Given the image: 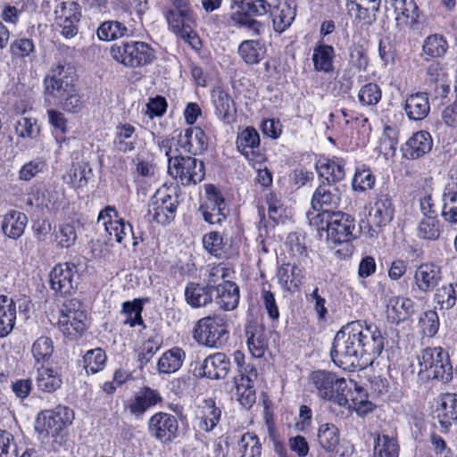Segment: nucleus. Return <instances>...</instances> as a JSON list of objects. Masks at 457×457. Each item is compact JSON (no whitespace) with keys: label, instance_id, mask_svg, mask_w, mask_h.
Returning <instances> with one entry per match:
<instances>
[{"label":"nucleus","instance_id":"nucleus-1","mask_svg":"<svg viewBox=\"0 0 457 457\" xmlns=\"http://www.w3.org/2000/svg\"><path fill=\"white\" fill-rule=\"evenodd\" d=\"M384 347L385 338L376 326L356 320L336 334L331 357L338 365L363 369L373 363Z\"/></svg>","mask_w":457,"mask_h":457},{"label":"nucleus","instance_id":"nucleus-2","mask_svg":"<svg viewBox=\"0 0 457 457\" xmlns=\"http://www.w3.org/2000/svg\"><path fill=\"white\" fill-rule=\"evenodd\" d=\"M311 226L326 232V240L330 245L348 243L356 237L354 219L342 212H308Z\"/></svg>","mask_w":457,"mask_h":457},{"label":"nucleus","instance_id":"nucleus-3","mask_svg":"<svg viewBox=\"0 0 457 457\" xmlns=\"http://www.w3.org/2000/svg\"><path fill=\"white\" fill-rule=\"evenodd\" d=\"M71 423L67 408L46 410L36 420L35 429L45 450L57 452L66 442V428Z\"/></svg>","mask_w":457,"mask_h":457},{"label":"nucleus","instance_id":"nucleus-4","mask_svg":"<svg viewBox=\"0 0 457 457\" xmlns=\"http://www.w3.org/2000/svg\"><path fill=\"white\" fill-rule=\"evenodd\" d=\"M309 381L320 398L339 406L348 403L349 385L345 378L335 372L317 370L311 374Z\"/></svg>","mask_w":457,"mask_h":457},{"label":"nucleus","instance_id":"nucleus-5","mask_svg":"<svg viewBox=\"0 0 457 457\" xmlns=\"http://www.w3.org/2000/svg\"><path fill=\"white\" fill-rule=\"evenodd\" d=\"M228 320L224 314H214L200 319L193 330L194 339L211 348L223 346L228 339Z\"/></svg>","mask_w":457,"mask_h":457},{"label":"nucleus","instance_id":"nucleus-6","mask_svg":"<svg viewBox=\"0 0 457 457\" xmlns=\"http://www.w3.org/2000/svg\"><path fill=\"white\" fill-rule=\"evenodd\" d=\"M110 54L118 63L129 68L142 67L155 58L154 50L142 41H120L113 44Z\"/></svg>","mask_w":457,"mask_h":457},{"label":"nucleus","instance_id":"nucleus-7","mask_svg":"<svg viewBox=\"0 0 457 457\" xmlns=\"http://www.w3.org/2000/svg\"><path fill=\"white\" fill-rule=\"evenodd\" d=\"M76 71L67 63L53 66L44 79L45 98L48 102H56L69 95L75 87Z\"/></svg>","mask_w":457,"mask_h":457},{"label":"nucleus","instance_id":"nucleus-8","mask_svg":"<svg viewBox=\"0 0 457 457\" xmlns=\"http://www.w3.org/2000/svg\"><path fill=\"white\" fill-rule=\"evenodd\" d=\"M420 374L429 379L448 382L453 378V367L449 355L441 347L426 348L419 357Z\"/></svg>","mask_w":457,"mask_h":457},{"label":"nucleus","instance_id":"nucleus-9","mask_svg":"<svg viewBox=\"0 0 457 457\" xmlns=\"http://www.w3.org/2000/svg\"><path fill=\"white\" fill-rule=\"evenodd\" d=\"M87 314L77 299L67 301L61 310L58 327L62 333L71 340H76L87 329Z\"/></svg>","mask_w":457,"mask_h":457},{"label":"nucleus","instance_id":"nucleus-10","mask_svg":"<svg viewBox=\"0 0 457 457\" xmlns=\"http://www.w3.org/2000/svg\"><path fill=\"white\" fill-rule=\"evenodd\" d=\"M168 171L184 186L195 185L205 176L204 162L190 156L170 157Z\"/></svg>","mask_w":457,"mask_h":457},{"label":"nucleus","instance_id":"nucleus-11","mask_svg":"<svg viewBox=\"0 0 457 457\" xmlns=\"http://www.w3.org/2000/svg\"><path fill=\"white\" fill-rule=\"evenodd\" d=\"M205 199L199 207L204 220L210 224H221L228 209L224 197L213 185L205 186Z\"/></svg>","mask_w":457,"mask_h":457},{"label":"nucleus","instance_id":"nucleus-12","mask_svg":"<svg viewBox=\"0 0 457 457\" xmlns=\"http://www.w3.org/2000/svg\"><path fill=\"white\" fill-rule=\"evenodd\" d=\"M165 16L170 29L174 33L179 35L193 48L199 46L200 40L194 30L195 21L193 12H179L170 9L167 11Z\"/></svg>","mask_w":457,"mask_h":457},{"label":"nucleus","instance_id":"nucleus-13","mask_svg":"<svg viewBox=\"0 0 457 457\" xmlns=\"http://www.w3.org/2000/svg\"><path fill=\"white\" fill-rule=\"evenodd\" d=\"M97 222L102 223L110 237H113L117 243H122L130 236L134 237L132 226L119 217L113 206H106L100 211Z\"/></svg>","mask_w":457,"mask_h":457},{"label":"nucleus","instance_id":"nucleus-14","mask_svg":"<svg viewBox=\"0 0 457 457\" xmlns=\"http://www.w3.org/2000/svg\"><path fill=\"white\" fill-rule=\"evenodd\" d=\"M78 268L74 263H59L50 272L51 288L61 295H71L78 284Z\"/></svg>","mask_w":457,"mask_h":457},{"label":"nucleus","instance_id":"nucleus-15","mask_svg":"<svg viewBox=\"0 0 457 457\" xmlns=\"http://www.w3.org/2000/svg\"><path fill=\"white\" fill-rule=\"evenodd\" d=\"M148 431L153 437L161 443H170L178 436L179 422L174 415L159 411L150 418Z\"/></svg>","mask_w":457,"mask_h":457},{"label":"nucleus","instance_id":"nucleus-16","mask_svg":"<svg viewBox=\"0 0 457 457\" xmlns=\"http://www.w3.org/2000/svg\"><path fill=\"white\" fill-rule=\"evenodd\" d=\"M177 201L166 192L157 191L151 198L148 213L159 224L166 225L174 220Z\"/></svg>","mask_w":457,"mask_h":457},{"label":"nucleus","instance_id":"nucleus-17","mask_svg":"<svg viewBox=\"0 0 457 457\" xmlns=\"http://www.w3.org/2000/svg\"><path fill=\"white\" fill-rule=\"evenodd\" d=\"M257 377L258 372L254 366H248L235 377L237 399L246 409L251 408L256 401L253 383Z\"/></svg>","mask_w":457,"mask_h":457},{"label":"nucleus","instance_id":"nucleus-18","mask_svg":"<svg viewBox=\"0 0 457 457\" xmlns=\"http://www.w3.org/2000/svg\"><path fill=\"white\" fill-rule=\"evenodd\" d=\"M391 5L395 13L396 26L400 30L419 29L420 12L414 0H393Z\"/></svg>","mask_w":457,"mask_h":457},{"label":"nucleus","instance_id":"nucleus-19","mask_svg":"<svg viewBox=\"0 0 457 457\" xmlns=\"http://www.w3.org/2000/svg\"><path fill=\"white\" fill-rule=\"evenodd\" d=\"M221 411L212 399H205L196 406L195 428L198 432L210 433L213 431L220 420Z\"/></svg>","mask_w":457,"mask_h":457},{"label":"nucleus","instance_id":"nucleus-20","mask_svg":"<svg viewBox=\"0 0 457 457\" xmlns=\"http://www.w3.org/2000/svg\"><path fill=\"white\" fill-rule=\"evenodd\" d=\"M395 213V206L388 193L380 192L376 195L369 215L370 223L378 228L388 225Z\"/></svg>","mask_w":457,"mask_h":457},{"label":"nucleus","instance_id":"nucleus-21","mask_svg":"<svg viewBox=\"0 0 457 457\" xmlns=\"http://www.w3.org/2000/svg\"><path fill=\"white\" fill-rule=\"evenodd\" d=\"M341 201V191L339 187L331 183H325L320 185L312 198V206L313 210L322 212H331L332 209H336Z\"/></svg>","mask_w":457,"mask_h":457},{"label":"nucleus","instance_id":"nucleus-22","mask_svg":"<svg viewBox=\"0 0 457 457\" xmlns=\"http://www.w3.org/2000/svg\"><path fill=\"white\" fill-rule=\"evenodd\" d=\"M177 143L185 152L192 154H200L208 146V137L199 127H190L179 133Z\"/></svg>","mask_w":457,"mask_h":457},{"label":"nucleus","instance_id":"nucleus-23","mask_svg":"<svg viewBox=\"0 0 457 457\" xmlns=\"http://www.w3.org/2000/svg\"><path fill=\"white\" fill-rule=\"evenodd\" d=\"M441 279V267L433 262L421 263L414 272V284L425 294L434 290Z\"/></svg>","mask_w":457,"mask_h":457},{"label":"nucleus","instance_id":"nucleus-24","mask_svg":"<svg viewBox=\"0 0 457 457\" xmlns=\"http://www.w3.org/2000/svg\"><path fill=\"white\" fill-rule=\"evenodd\" d=\"M162 401V398L157 390L145 386L128 403L127 408L131 414L138 417Z\"/></svg>","mask_w":457,"mask_h":457},{"label":"nucleus","instance_id":"nucleus-25","mask_svg":"<svg viewBox=\"0 0 457 457\" xmlns=\"http://www.w3.org/2000/svg\"><path fill=\"white\" fill-rule=\"evenodd\" d=\"M279 285L287 291H295L304 279V271L296 263H284L277 271Z\"/></svg>","mask_w":457,"mask_h":457},{"label":"nucleus","instance_id":"nucleus-26","mask_svg":"<svg viewBox=\"0 0 457 457\" xmlns=\"http://www.w3.org/2000/svg\"><path fill=\"white\" fill-rule=\"evenodd\" d=\"M433 145L431 136L427 131H419L406 142L403 148V154L408 159H418L428 154Z\"/></svg>","mask_w":457,"mask_h":457},{"label":"nucleus","instance_id":"nucleus-27","mask_svg":"<svg viewBox=\"0 0 457 457\" xmlns=\"http://www.w3.org/2000/svg\"><path fill=\"white\" fill-rule=\"evenodd\" d=\"M216 302L219 306L224 311L234 310L239 302V287L238 286L229 280L217 284L215 287Z\"/></svg>","mask_w":457,"mask_h":457},{"label":"nucleus","instance_id":"nucleus-28","mask_svg":"<svg viewBox=\"0 0 457 457\" xmlns=\"http://www.w3.org/2000/svg\"><path fill=\"white\" fill-rule=\"evenodd\" d=\"M229 366V359L222 353H216L204 359L202 370L205 377L211 379H220L228 375Z\"/></svg>","mask_w":457,"mask_h":457},{"label":"nucleus","instance_id":"nucleus-29","mask_svg":"<svg viewBox=\"0 0 457 457\" xmlns=\"http://www.w3.org/2000/svg\"><path fill=\"white\" fill-rule=\"evenodd\" d=\"M212 99L215 108V114L224 123L234 120L235 108L233 101L220 87L214 88L212 92Z\"/></svg>","mask_w":457,"mask_h":457},{"label":"nucleus","instance_id":"nucleus-30","mask_svg":"<svg viewBox=\"0 0 457 457\" xmlns=\"http://www.w3.org/2000/svg\"><path fill=\"white\" fill-rule=\"evenodd\" d=\"M349 385L348 408L353 409L358 415L363 416L373 410V403L367 399L363 388L353 380H347Z\"/></svg>","mask_w":457,"mask_h":457},{"label":"nucleus","instance_id":"nucleus-31","mask_svg":"<svg viewBox=\"0 0 457 457\" xmlns=\"http://www.w3.org/2000/svg\"><path fill=\"white\" fill-rule=\"evenodd\" d=\"M185 299L193 308L204 307L212 302V290L210 287L190 282L185 288Z\"/></svg>","mask_w":457,"mask_h":457},{"label":"nucleus","instance_id":"nucleus-32","mask_svg":"<svg viewBox=\"0 0 457 457\" xmlns=\"http://www.w3.org/2000/svg\"><path fill=\"white\" fill-rule=\"evenodd\" d=\"M229 20L233 26L245 29L251 37H258L262 35L265 29L264 24L253 19L247 12H245L244 7H242L240 11L232 12L229 16Z\"/></svg>","mask_w":457,"mask_h":457},{"label":"nucleus","instance_id":"nucleus-33","mask_svg":"<svg viewBox=\"0 0 457 457\" xmlns=\"http://www.w3.org/2000/svg\"><path fill=\"white\" fill-rule=\"evenodd\" d=\"M273 29L278 33L284 32L295 17V7L287 3L278 4L270 10Z\"/></svg>","mask_w":457,"mask_h":457},{"label":"nucleus","instance_id":"nucleus-34","mask_svg":"<svg viewBox=\"0 0 457 457\" xmlns=\"http://www.w3.org/2000/svg\"><path fill=\"white\" fill-rule=\"evenodd\" d=\"M186 354L183 349L173 347L162 354L158 360L157 370L160 373H174L182 366Z\"/></svg>","mask_w":457,"mask_h":457},{"label":"nucleus","instance_id":"nucleus-35","mask_svg":"<svg viewBox=\"0 0 457 457\" xmlns=\"http://www.w3.org/2000/svg\"><path fill=\"white\" fill-rule=\"evenodd\" d=\"M316 170L319 175L327 180V183L341 181L345 176V162L339 159L319 160L316 163Z\"/></svg>","mask_w":457,"mask_h":457},{"label":"nucleus","instance_id":"nucleus-36","mask_svg":"<svg viewBox=\"0 0 457 457\" xmlns=\"http://www.w3.org/2000/svg\"><path fill=\"white\" fill-rule=\"evenodd\" d=\"M27 222L28 218L24 213L11 211L4 215L2 228L7 237L16 239L23 235Z\"/></svg>","mask_w":457,"mask_h":457},{"label":"nucleus","instance_id":"nucleus-37","mask_svg":"<svg viewBox=\"0 0 457 457\" xmlns=\"http://www.w3.org/2000/svg\"><path fill=\"white\" fill-rule=\"evenodd\" d=\"M405 112L411 120H421L429 112L428 99L424 93H417L410 96L405 102Z\"/></svg>","mask_w":457,"mask_h":457},{"label":"nucleus","instance_id":"nucleus-38","mask_svg":"<svg viewBox=\"0 0 457 457\" xmlns=\"http://www.w3.org/2000/svg\"><path fill=\"white\" fill-rule=\"evenodd\" d=\"M413 312V302L407 297L395 296L389 299L387 314L393 321L399 323L407 320Z\"/></svg>","mask_w":457,"mask_h":457},{"label":"nucleus","instance_id":"nucleus-39","mask_svg":"<svg viewBox=\"0 0 457 457\" xmlns=\"http://www.w3.org/2000/svg\"><path fill=\"white\" fill-rule=\"evenodd\" d=\"M335 50L331 46L322 43L317 44L313 48L312 62L317 71L330 72L333 71Z\"/></svg>","mask_w":457,"mask_h":457},{"label":"nucleus","instance_id":"nucleus-40","mask_svg":"<svg viewBox=\"0 0 457 457\" xmlns=\"http://www.w3.org/2000/svg\"><path fill=\"white\" fill-rule=\"evenodd\" d=\"M437 412L439 421L445 428L450 426L453 421H457V395L450 393L443 395Z\"/></svg>","mask_w":457,"mask_h":457},{"label":"nucleus","instance_id":"nucleus-41","mask_svg":"<svg viewBox=\"0 0 457 457\" xmlns=\"http://www.w3.org/2000/svg\"><path fill=\"white\" fill-rule=\"evenodd\" d=\"M247 345L251 354L255 358H262L268 348L264 330L261 327L248 326L245 329Z\"/></svg>","mask_w":457,"mask_h":457},{"label":"nucleus","instance_id":"nucleus-42","mask_svg":"<svg viewBox=\"0 0 457 457\" xmlns=\"http://www.w3.org/2000/svg\"><path fill=\"white\" fill-rule=\"evenodd\" d=\"M36 382L37 388L46 393L54 392L62 383L60 374L52 368L47 367L37 369Z\"/></svg>","mask_w":457,"mask_h":457},{"label":"nucleus","instance_id":"nucleus-43","mask_svg":"<svg viewBox=\"0 0 457 457\" xmlns=\"http://www.w3.org/2000/svg\"><path fill=\"white\" fill-rule=\"evenodd\" d=\"M260 145V137L257 130L253 127H246L242 131L238 132L237 137V150L245 155L249 157L250 154Z\"/></svg>","mask_w":457,"mask_h":457},{"label":"nucleus","instance_id":"nucleus-44","mask_svg":"<svg viewBox=\"0 0 457 457\" xmlns=\"http://www.w3.org/2000/svg\"><path fill=\"white\" fill-rule=\"evenodd\" d=\"M238 54L247 64H257L264 56V48L259 40H244L238 46Z\"/></svg>","mask_w":457,"mask_h":457},{"label":"nucleus","instance_id":"nucleus-45","mask_svg":"<svg viewBox=\"0 0 457 457\" xmlns=\"http://www.w3.org/2000/svg\"><path fill=\"white\" fill-rule=\"evenodd\" d=\"M62 193L55 187H48L33 200L29 198V204H35L37 207L52 211L57 209L61 202Z\"/></svg>","mask_w":457,"mask_h":457},{"label":"nucleus","instance_id":"nucleus-46","mask_svg":"<svg viewBox=\"0 0 457 457\" xmlns=\"http://www.w3.org/2000/svg\"><path fill=\"white\" fill-rule=\"evenodd\" d=\"M90 174L91 169L87 163H76L64 176V179L75 189H82L87 187Z\"/></svg>","mask_w":457,"mask_h":457},{"label":"nucleus","instance_id":"nucleus-47","mask_svg":"<svg viewBox=\"0 0 457 457\" xmlns=\"http://www.w3.org/2000/svg\"><path fill=\"white\" fill-rule=\"evenodd\" d=\"M373 453L374 457H398V443L393 437L378 435L374 440Z\"/></svg>","mask_w":457,"mask_h":457},{"label":"nucleus","instance_id":"nucleus-48","mask_svg":"<svg viewBox=\"0 0 457 457\" xmlns=\"http://www.w3.org/2000/svg\"><path fill=\"white\" fill-rule=\"evenodd\" d=\"M1 301V313L0 319L3 320L2 324L4 336H8L13 329L16 320V306L12 298L6 295H0Z\"/></svg>","mask_w":457,"mask_h":457},{"label":"nucleus","instance_id":"nucleus-49","mask_svg":"<svg viewBox=\"0 0 457 457\" xmlns=\"http://www.w3.org/2000/svg\"><path fill=\"white\" fill-rule=\"evenodd\" d=\"M318 441L326 451H336L339 444L338 429L333 424L321 425L318 431Z\"/></svg>","mask_w":457,"mask_h":457},{"label":"nucleus","instance_id":"nucleus-50","mask_svg":"<svg viewBox=\"0 0 457 457\" xmlns=\"http://www.w3.org/2000/svg\"><path fill=\"white\" fill-rule=\"evenodd\" d=\"M238 452L241 457H261L262 444L259 437L250 432L245 433L238 442Z\"/></svg>","mask_w":457,"mask_h":457},{"label":"nucleus","instance_id":"nucleus-51","mask_svg":"<svg viewBox=\"0 0 457 457\" xmlns=\"http://www.w3.org/2000/svg\"><path fill=\"white\" fill-rule=\"evenodd\" d=\"M135 134V127L129 123L117 127L114 144L118 150L127 153L135 149V142L130 140Z\"/></svg>","mask_w":457,"mask_h":457},{"label":"nucleus","instance_id":"nucleus-52","mask_svg":"<svg viewBox=\"0 0 457 457\" xmlns=\"http://www.w3.org/2000/svg\"><path fill=\"white\" fill-rule=\"evenodd\" d=\"M457 283L444 285L436 290L434 301L442 310L451 309L456 303Z\"/></svg>","mask_w":457,"mask_h":457},{"label":"nucleus","instance_id":"nucleus-53","mask_svg":"<svg viewBox=\"0 0 457 457\" xmlns=\"http://www.w3.org/2000/svg\"><path fill=\"white\" fill-rule=\"evenodd\" d=\"M54 353V342L50 337H41L32 345L31 353L37 363L47 362Z\"/></svg>","mask_w":457,"mask_h":457},{"label":"nucleus","instance_id":"nucleus-54","mask_svg":"<svg viewBox=\"0 0 457 457\" xmlns=\"http://www.w3.org/2000/svg\"><path fill=\"white\" fill-rule=\"evenodd\" d=\"M127 27L117 21H107L101 24L97 29V36L101 40L111 41L127 35Z\"/></svg>","mask_w":457,"mask_h":457},{"label":"nucleus","instance_id":"nucleus-55","mask_svg":"<svg viewBox=\"0 0 457 457\" xmlns=\"http://www.w3.org/2000/svg\"><path fill=\"white\" fill-rule=\"evenodd\" d=\"M441 233L440 223L436 215L425 216L419 224L418 237L426 240H436Z\"/></svg>","mask_w":457,"mask_h":457},{"label":"nucleus","instance_id":"nucleus-56","mask_svg":"<svg viewBox=\"0 0 457 457\" xmlns=\"http://www.w3.org/2000/svg\"><path fill=\"white\" fill-rule=\"evenodd\" d=\"M448 45L445 37L438 34L427 37L423 42V52L431 57L437 58L445 55Z\"/></svg>","mask_w":457,"mask_h":457},{"label":"nucleus","instance_id":"nucleus-57","mask_svg":"<svg viewBox=\"0 0 457 457\" xmlns=\"http://www.w3.org/2000/svg\"><path fill=\"white\" fill-rule=\"evenodd\" d=\"M106 360V354L101 348L87 351L84 355L85 370L87 373L95 374L104 370Z\"/></svg>","mask_w":457,"mask_h":457},{"label":"nucleus","instance_id":"nucleus-58","mask_svg":"<svg viewBox=\"0 0 457 457\" xmlns=\"http://www.w3.org/2000/svg\"><path fill=\"white\" fill-rule=\"evenodd\" d=\"M398 143L397 131L395 128L386 126L379 140L378 151L386 157L394 156Z\"/></svg>","mask_w":457,"mask_h":457},{"label":"nucleus","instance_id":"nucleus-59","mask_svg":"<svg viewBox=\"0 0 457 457\" xmlns=\"http://www.w3.org/2000/svg\"><path fill=\"white\" fill-rule=\"evenodd\" d=\"M143 304L141 300L135 299L132 302H125L122 304L121 312L125 315L124 324H128L130 327L137 325H142V313Z\"/></svg>","mask_w":457,"mask_h":457},{"label":"nucleus","instance_id":"nucleus-60","mask_svg":"<svg viewBox=\"0 0 457 457\" xmlns=\"http://www.w3.org/2000/svg\"><path fill=\"white\" fill-rule=\"evenodd\" d=\"M54 13L56 22L79 21L81 18L80 7L75 2L62 3Z\"/></svg>","mask_w":457,"mask_h":457},{"label":"nucleus","instance_id":"nucleus-61","mask_svg":"<svg viewBox=\"0 0 457 457\" xmlns=\"http://www.w3.org/2000/svg\"><path fill=\"white\" fill-rule=\"evenodd\" d=\"M77 239L75 227L71 223H62L54 233V240L58 247L69 248L74 245Z\"/></svg>","mask_w":457,"mask_h":457},{"label":"nucleus","instance_id":"nucleus-62","mask_svg":"<svg viewBox=\"0 0 457 457\" xmlns=\"http://www.w3.org/2000/svg\"><path fill=\"white\" fill-rule=\"evenodd\" d=\"M16 134L23 138H36L40 133L39 127L35 120L21 116L15 123Z\"/></svg>","mask_w":457,"mask_h":457},{"label":"nucleus","instance_id":"nucleus-63","mask_svg":"<svg viewBox=\"0 0 457 457\" xmlns=\"http://www.w3.org/2000/svg\"><path fill=\"white\" fill-rule=\"evenodd\" d=\"M446 74L443 67L438 63H432L427 69V79L428 82L435 84L437 88L442 90L443 94L449 91V85L446 84Z\"/></svg>","mask_w":457,"mask_h":457},{"label":"nucleus","instance_id":"nucleus-64","mask_svg":"<svg viewBox=\"0 0 457 457\" xmlns=\"http://www.w3.org/2000/svg\"><path fill=\"white\" fill-rule=\"evenodd\" d=\"M358 98L363 105H375L381 99V90L377 84L368 83L361 87Z\"/></svg>","mask_w":457,"mask_h":457}]
</instances>
